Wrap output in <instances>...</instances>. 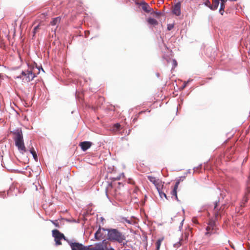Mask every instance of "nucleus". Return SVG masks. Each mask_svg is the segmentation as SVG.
Here are the masks:
<instances>
[{"instance_id":"4c0bfd02","label":"nucleus","mask_w":250,"mask_h":250,"mask_svg":"<svg viewBox=\"0 0 250 250\" xmlns=\"http://www.w3.org/2000/svg\"><path fill=\"white\" fill-rule=\"evenodd\" d=\"M42 71H43L44 72V70L42 68Z\"/></svg>"},{"instance_id":"20e7f679","label":"nucleus","mask_w":250,"mask_h":250,"mask_svg":"<svg viewBox=\"0 0 250 250\" xmlns=\"http://www.w3.org/2000/svg\"><path fill=\"white\" fill-rule=\"evenodd\" d=\"M52 235L54 237L55 241L57 245L61 244V240L62 239H63L65 240L64 235L57 229L52 230Z\"/></svg>"},{"instance_id":"412c9836","label":"nucleus","mask_w":250,"mask_h":250,"mask_svg":"<svg viewBox=\"0 0 250 250\" xmlns=\"http://www.w3.org/2000/svg\"><path fill=\"white\" fill-rule=\"evenodd\" d=\"M172 65V69L175 68L177 66V62L175 59H171L169 61Z\"/></svg>"},{"instance_id":"aec40b11","label":"nucleus","mask_w":250,"mask_h":250,"mask_svg":"<svg viewBox=\"0 0 250 250\" xmlns=\"http://www.w3.org/2000/svg\"><path fill=\"white\" fill-rule=\"evenodd\" d=\"M60 18L59 17L56 18L51 22L52 25H56L60 21Z\"/></svg>"},{"instance_id":"72a5a7b5","label":"nucleus","mask_w":250,"mask_h":250,"mask_svg":"<svg viewBox=\"0 0 250 250\" xmlns=\"http://www.w3.org/2000/svg\"><path fill=\"white\" fill-rule=\"evenodd\" d=\"M115 179H116V180H119L120 179V177H116V178H115Z\"/></svg>"},{"instance_id":"f8f14e48","label":"nucleus","mask_w":250,"mask_h":250,"mask_svg":"<svg viewBox=\"0 0 250 250\" xmlns=\"http://www.w3.org/2000/svg\"><path fill=\"white\" fill-rule=\"evenodd\" d=\"M250 193V187H248L247 188V190H246V193H245V196L244 197L242 201V203H241V206L242 207V206H244V204L247 202L248 201V197H247V195L248 194H249V193Z\"/></svg>"},{"instance_id":"0eeeda50","label":"nucleus","mask_w":250,"mask_h":250,"mask_svg":"<svg viewBox=\"0 0 250 250\" xmlns=\"http://www.w3.org/2000/svg\"><path fill=\"white\" fill-rule=\"evenodd\" d=\"M186 177H180L179 179L177 180L175 185L171 192V194L172 196H174L175 199L178 200V197L177 195V190L178 188L179 185L181 182L183 181L185 179Z\"/></svg>"},{"instance_id":"5701e85b","label":"nucleus","mask_w":250,"mask_h":250,"mask_svg":"<svg viewBox=\"0 0 250 250\" xmlns=\"http://www.w3.org/2000/svg\"><path fill=\"white\" fill-rule=\"evenodd\" d=\"M164 237H162L161 238H159L157 240V250H159V248L160 246L161 242L164 240Z\"/></svg>"},{"instance_id":"c9c22d12","label":"nucleus","mask_w":250,"mask_h":250,"mask_svg":"<svg viewBox=\"0 0 250 250\" xmlns=\"http://www.w3.org/2000/svg\"><path fill=\"white\" fill-rule=\"evenodd\" d=\"M230 1H236L237 0H229Z\"/></svg>"},{"instance_id":"4be33fe9","label":"nucleus","mask_w":250,"mask_h":250,"mask_svg":"<svg viewBox=\"0 0 250 250\" xmlns=\"http://www.w3.org/2000/svg\"><path fill=\"white\" fill-rule=\"evenodd\" d=\"M225 3H226V2H221L219 12L222 15L223 14V12L224 11Z\"/></svg>"},{"instance_id":"9d476101","label":"nucleus","mask_w":250,"mask_h":250,"mask_svg":"<svg viewBox=\"0 0 250 250\" xmlns=\"http://www.w3.org/2000/svg\"><path fill=\"white\" fill-rule=\"evenodd\" d=\"M91 144L92 143L90 142L84 141L81 142L80 146L83 151H86L91 146Z\"/></svg>"},{"instance_id":"f03ea898","label":"nucleus","mask_w":250,"mask_h":250,"mask_svg":"<svg viewBox=\"0 0 250 250\" xmlns=\"http://www.w3.org/2000/svg\"><path fill=\"white\" fill-rule=\"evenodd\" d=\"M12 132L14 135L13 139L15 141L16 146L17 147L19 152L22 154H23L26 151V149L24 144L21 129L17 128L13 130Z\"/></svg>"},{"instance_id":"e433bc0d","label":"nucleus","mask_w":250,"mask_h":250,"mask_svg":"<svg viewBox=\"0 0 250 250\" xmlns=\"http://www.w3.org/2000/svg\"><path fill=\"white\" fill-rule=\"evenodd\" d=\"M111 250H115L113 248L111 247Z\"/></svg>"},{"instance_id":"7c9ffc66","label":"nucleus","mask_w":250,"mask_h":250,"mask_svg":"<svg viewBox=\"0 0 250 250\" xmlns=\"http://www.w3.org/2000/svg\"><path fill=\"white\" fill-rule=\"evenodd\" d=\"M192 221L194 223H197V220L196 218H193Z\"/></svg>"},{"instance_id":"a878e982","label":"nucleus","mask_w":250,"mask_h":250,"mask_svg":"<svg viewBox=\"0 0 250 250\" xmlns=\"http://www.w3.org/2000/svg\"><path fill=\"white\" fill-rule=\"evenodd\" d=\"M39 25H37L36 27H34V29H33V34H34V35H35V34H36V32L37 31V30L39 29Z\"/></svg>"},{"instance_id":"9b49d317","label":"nucleus","mask_w":250,"mask_h":250,"mask_svg":"<svg viewBox=\"0 0 250 250\" xmlns=\"http://www.w3.org/2000/svg\"><path fill=\"white\" fill-rule=\"evenodd\" d=\"M215 225L213 222H210L208 224V226L206 228L207 232L206 235L212 233V231L214 229Z\"/></svg>"},{"instance_id":"b1692460","label":"nucleus","mask_w":250,"mask_h":250,"mask_svg":"<svg viewBox=\"0 0 250 250\" xmlns=\"http://www.w3.org/2000/svg\"><path fill=\"white\" fill-rule=\"evenodd\" d=\"M50 221L56 227H59V222L58 220H55L54 221L50 220Z\"/></svg>"},{"instance_id":"bb28decb","label":"nucleus","mask_w":250,"mask_h":250,"mask_svg":"<svg viewBox=\"0 0 250 250\" xmlns=\"http://www.w3.org/2000/svg\"><path fill=\"white\" fill-rule=\"evenodd\" d=\"M125 221L127 223V224H131L132 223V222L131 220H128L126 218H125L124 219Z\"/></svg>"},{"instance_id":"dca6fc26","label":"nucleus","mask_w":250,"mask_h":250,"mask_svg":"<svg viewBox=\"0 0 250 250\" xmlns=\"http://www.w3.org/2000/svg\"><path fill=\"white\" fill-rule=\"evenodd\" d=\"M205 4L210 9L212 10H216L217 9H214L213 7H214V3L212 2V4H210V2L209 0H206V1H205Z\"/></svg>"},{"instance_id":"f257e3e1","label":"nucleus","mask_w":250,"mask_h":250,"mask_svg":"<svg viewBox=\"0 0 250 250\" xmlns=\"http://www.w3.org/2000/svg\"><path fill=\"white\" fill-rule=\"evenodd\" d=\"M104 230L107 231V239L112 241L121 243L125 241L126 237L123 232L116 229H103Z\"/></svg>"},{"instance_id":"1a4fd4ad","label":"nucleus","mask_w":250,"mask_h":250,"mask_svg":"<svg viewBox=\"0 0 250 250\" xmlns=\"http://www.w3.org/2000/svg\"><path fill=\"white\" fill-rule=\"evenodd\" d=\"M163 186V184H162V182L161 181H160V182H157V191L159 192L160 197L162 199H163L164 197L166 199H167V197L166 193L163 192L160 189V187H162Z\"/></svg>"},{"instance_id":"f3484780","label":"nucleus","mask_w":250,"mask_h":250,"mask_svg":"<svg viewBox=\"0 0 250 250\" xmlns=\"http://www.w3.org/2000/svg\"><path fill=\"white\" fill-rule=\"evenodd\" d=\"M217 203H216L215 204V206L214 207V216H215V218L216 219H218V217L220 216V213L218 210V209H217Z\"/></svg>"},{"instance_id":"2eb2a0df","label":"nucleus","mask_w":250,"mask_h":250,"mask_svg":"<svg viewBox=\"0 0 250 250\" xmlns=\"http://www.w3.org/2000/svg\"><path fill=\"white\" fill-rule=\"evenodd\" d=\"M220 0H212V2L214 3V9H217L219 4ZM221 2H226L227 0H220Z\"/></svg>"},{"instance_id":"ddd939ff","label":"nucleus","mask_w":250,"mask_h":250,"mask_svg":"<svg viewBox=\"0 0 250 250\" xmlns=\"http://www.w3.org/2000/svg\"><path fill=\"white\" fill-rule=\"evenodd\" d=\"M101 228L100 227L97 231L95 232L94 235L95 239L96 240H100L102 237V235L101 233Z\"/></svg>"},{"instance_id":"423d86ee","label":"nucleus","mask_w":250,"mask_h":250,"mask_svg":"<svg viewBox=\"0 0 250 250\" xmlns=\"http://www.w3.org/2000/svg\"><path fill=\"white\" fill-rule=\"evenodd\" d=\"M69 244L72 250H88L90 246H84L83 244L77 242H69Z\"/></svg>"},{"instance_id":"393cba45","label":"nucleus","mask_w":250,"mask_h":250,"mask_svg":"<svg viewBox=\"0 0 250 250\" xmlns=\"http://www.w3.org/2000/svg\"><path fill=\"white\" fill-rule=\"evenodd\" d=\"M173 24H169L167 25V29L168 30H170L173 28Z\"/></svg>"},{"instance_id":"7ed1b4c3","label":"nucleus","mask_w":250,"mask_h":250,"mask_svg":"<svg viewBox=\"0 0 250 250\" xmlns=\"http://www.w3.org/2000/svg\"><path fill=\"white\" fill-rule=\"evenodd\" d=\"M35 77V74L33 73L31 70H27L22 71L21 74L16 77L15 79H22L23 81H24L27 82H29L32 81Z\"/></svg>"},{"instance_id":"39448f33","label":"nucleus","mask_w":250,"mask_h":250,"mask_svg":"<svg viewBox=\"0 0 250 250\" xmlns=\"http://www.w3.org/2000/svg\"><path fill=\"white\" fill-rule=\"evenodd\" d=\"M139 5V8L146 13H149L151 11V14L153 13L154 15H156V13L153 10L149 4L145 1H142L140 3H137Z\"/></svg>"},{"instance_id":"a211bd4d","label":"nucleus","mask_w":250,"mask_h":250,"mask_svg":"<svg viewBox=\"0 0 250 250\" xmlns=\"http://www.w3.org/2000/svg\"><path fill=\"white\" fill-rule=\"evenodd\" d=\"M30 152L32 154L33 158L36 161L38 160V156L34 148L32 147L30 150Z\"/></svg>"},{"instance_id":"cd10ccee","label":"nucleus","mask_w":250,"mask_h":250,"mask_svg":"<svg viewBox=\"0 0 250 250\" xmlns=\"http://www.w3.org/2000/svg\"><path fill=\"white\" fill-rule=\"evenodd\" d=\"M181 244L180 243V242H178V243H177L175 244L174 245V247H175V248H178V247H179L180 246H181Z\"/></svg>"},{"instance_id":"2f4dec72","label":"nucleus","mask_w":250,"mask_h":250,"mask_svg":"<svg viewBox=\"0 0 250 250\" xmlns=\"http://www.w3.org/2000/svg\"><path fill=\"white\" fill-rule=\"evenodd\" d=\"M115 126L117 128H119L120 127V125L119 124H117L115 125Z\"/></svg>"},{"instance_id":"c756f323","label":"nucleus","mask_w":250,"mask_h":250,"mask_svg":"<svg viewBox=\"0 0 250 250\" xmlns=\"http://www.w3.org/2000/svg\"><path fill=\"white\" fill-rule=\"evenodd\" d=\"M163 0H157V5L158 4L162 3L163 2Z\"/></svg>"},{"instance_id":"6ab92c4d","label":"nucleus","mask_w":250,"mask_h":250,"mask_svg":"<svg viewBox=\"0 0 250 250\" xmlns=\"http://www.w3.org/2000/svg\"><path fill=\"white\" fill-rule=\"evenodd\" d=\"M147 178L151 183H152V184L154 185L155 187H156V178L155 177L148 176Z\"/></svg>"},{"instance_id":"4468645a","label":"nucleus","mask_w":250,"mask_h":250,"mask_svg":"<svg viewBox=\"0 0 250 250\" xmlns=\"http://www.w3.org/2000/svg\"><path fill=\"white\" fill-rule=\"evenodd\" d=\"M147 21L150 26H155L156 25V20L153 18H148Z\"/></svg>"},{"instance_id":"6e6552de","label":"nucleus","mask_w":250,"mask_h":250,"mask_svg":"<svg viewBox=\"0 0 250 250\" xmlns=\"http://www.w3.org/2000/svg\"><path fill=\"white\" fill-rule=\"evenodd\" d=\"M172 12L176 16H179L181 14V3L178 2L172 6Z\"/></svg>"},{"instance_id":"473e14b6","label":"nucleus","mask_w":250,"mask_h":250,"mask_svg":"<svg viewBox=\"0 0 250 250\" xmlns=\"http://www.w3.org/2000/svg\"><path fill=\"white\" fill-rule=\"evenodd\" d=\"M157 16H158L159 15H161V13L157 12Z\"/></svg>"},{"instance_id":"c85d7f7f","label":"nucleus","mask_w":250,"mask_h":250,"mask_svg":"<svg viewBox=\"0 0 250 250\" xmlns=\"http://www.w3.org/2000/svg\"><path fill=\"white\" fill-rule=\"evenodd\" d=\"M121 245H123V246H125L127 245V241L125 242V241H123L121 243H120Z\"/></svg>"},{"instance_id":"f704fd0d","label":"nucleus","mask_w":250,"mask_h":250,"mask_svg":"<svg viewBox=\"0 0 250 250\" xmlns=\"http://www.w3.org/2000/svg\"><path fill=\"white\" fill-rule=\"evenodd\" d=\"M106 195L107 197H108V194H107V190H106Z\"/></svg>"}]
</instances>
